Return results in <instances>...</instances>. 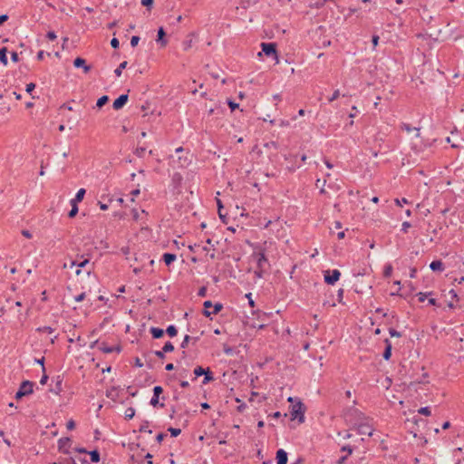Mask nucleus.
<instances>
[{
	"label": "nucleus",
	"mask_w": 464,
	"mask_h": 464,
	"mask_svg": "<svg viewBox=\"0 0 464 464\" xmlns=\"http://www.w3.org/2000/svg\"><path fill=\"white\" fill-rule=\"evenodd\" d=\"M34 383L33 382H30V381H24V382H22L18 391L15 393V396H14L15 399L16 400H20L24 396L32 394L33 392H34Z\"/></svg>",
	"instance_id": "f257e3e1"
},
{
	"label": "nucleus",
	"mask_w": 464,
	"mask_h": 464,
	"mask_svg": "<svg viewBox=\"0 0 464 464\" xmlns=\"http://www.w3.org/2000/svg\"><path fill=\"white\" fill-rule=\"evenodd\" d=\"M290 413L292 420L296 419L300 423L304 421V407L301 401H298L296 404L292 406Z\"/></svg>",
	"instance_id": "f03ea898"
},
{
	"label": "nucleus",
	"mask_w": 464,
	"mask_h": 464,
	"mask_svg": "<svg viewBox=\"0 0 464 464\" xmlns=\"http://www.w3.org/2000/svg\"><path fill=\"white\" fill-rule=\"evenodd\" d=\"M252 257L256 260L258 268L266 269L269 266L268 259L266 258L264 251H254Z\"/></svg>",
	"instance_id": "7ed1b4c3"
},
{
	"label": "nucleus",
	"mask_w": 464,
	"mask_h": 464,
	"mask_svg": "<svg viewBox=\"0 0 464 464\" xmlns=\"http://www.w3.org/2000/svg\"><path fill=\"white\" fill-rule=\"evenodd\" d=\"M262 52L266 56H274L276 60L277 57V52H276V44L275 43H262L261 44Z\"/></svg>",
	"instance_id": "20e7f679"
},
{
	"label": "nucleus",
	"mask_w": 464,
	"mask_h": 464,
	"mask_svg": "<svg viewBox=\"0 0 464 464\" xmlns=\"http://www.w3.org/2000/svg\"><path fill=\"white\" fill-rule=\"evenodd\" d=\"M341 276V273L337 269H334L331 274L330 271H326L324 274V282L328 285H334L335 282L339 280Z\"/></svg>",
	"instance_id": "39448f33"
},
{
	"label": "nucleus",
	"mask_w": 464,
	"mask_h": 464,
	"mask_svg": "<svg viewBox=\"0 0 464 464\" xmlns=\"http://www.w3.org/2000/svg\"><path fill=\"white\" fill-rule=\"evenodd\" d=\"M354 426L356 427V430L361 435H368L372 436L373 429L372 426L366 422H360V423H354Z\"/></svg>",
	"instance_id": "423d86ee"
},
{
	"label": "nucleus",
	"mask_w": 464,
	"mask_h": 464,
	"mask_svg": "<svg viewBox=\"0 0 464 464\" xmlns=\"http://www.w3.org/2000/svg\"><path fill=\"white\" fill-rule=\"evenodd\" d=\"M71 447V439L68 437L61 438L58 440V450L63 454H69V448Z\"/></svg>",
	"instance_id": "0eeeda50"
},
{
	"label": "nucleus",
	"mask_w": 464,
	"mask_h": 464,
	"mask_svg": "<svg viewBox=\"0 0 464 464\" xmlns=\"http://www.w3.org/2000/svg\"><path fill=\"white\" fill-rule=\"evenodd\" d=\"M129 96L128 94H121L120 95L112 104V107L114 110L118 111L121 110L128 102Z\"/></svg>",
	"instance_id": "6e6552de"
},
{
	"label": "nucleus",
	"mask_w": 464,
	"mask_h": 464,
	"mask_svg": "<svg viewBox=\"0 0 464 464\" xmlns=\"http://www.w3.org/2000/svg\"><path fill=\"white\" fill-rule=\"evenodd\" d=\"M163 392V389L161 386H155L153 388V396L150 401V405L156 407L159 405V397Z\"/></svg>",
	"instance_id": "1a4fd4ad"
},
{
	"label": "nucleus",
	"mask_w": 464,
	"mask_h": 464,
	"mask_svg": "<svg viewBox=\"0 0 464 464\" xmlns=\"http://www.w3.org/2000/svg\"><path fill=\"white\" fill-rule=\"evenodd\" d=\"M73 65L76 68H82L85 73L89 72L91 70V66L87 65L86 61L81 57H77L74 59Z\"/></svg>",
	"instance_id": "9d476101"
},
{
	"label": "nucleus",
	"mask_w": 464,
	"mask_h": 464,
	"mask_svg": "<svg viewBox=\"0 0 464 464\" xmlns=\"http://www.w3.org/2000/svg\"><path fill=\"white\" fill-rule=\"evenodd\" d=\"M99 349L104 353H111L113 352H117V353H120L121 351V347L118 345V346H108L106 343H102L100 344V347Z\"/></svg>",
	"instance_id": "9b49d317"
},
{
	"label": "nucleus",
	"mask_w": 464,
	"mask_h": 464,
	"mask_svg": "<svg viewBox=\"0 0 464 464\" xmlns=\"http://www.w3.org/2000/svg\"><path fill=\"white\" fill-rule=\"evenodd\" d=\"M165 35H166L165 30L163 29V27H160L158 30L156 41L158 44H160L161 47H165L168 44L167 40L165 39Z\"/></svg>",
	"instance_id": "f8f14e48"
},
{
	"label": "nucleus",
	"mask_w": 464,
	"mask_h": 464,
	"mask_svg": "<svg viewBox=\"0 0 464 464\" xmlns=\"http://www.w3.org/2000/svg\"><path fill=\"white\" fill-rule=\"evenodd\" d=\"M276 463L287 464V453L283 449L276 451Z\"/></svg>",
	"instance_id": "ddd939ff"
},
{
	"label": "nucleus",
	"mask_w": 464,
	"mask_h": 464,
	"mask_svg": "<svg viewBox=\"0 0 464 464\" xmlns=\"http://www.w3.org/2000/svg\"><path fill=\"white\" fill-rule=\"evenodd\" d=\"M430 268L433 272H442L445 269V266L441 260H435L430 264Z\"/></svg>",
	"instance_id": "4468645a"
},
{
	"label": "nucleus",
	"mask_w": 464,
	"mask_h": 464,
	"mask_svg": "<svg viewBox=\"0 0 464 464\" xmlns=\"http://www.w3.org/2000/svg\"><path fill=\"white\" fill-rule=\"evenodd\" d=\"M384 343H385V349H384V352L382 353V357L384 360L388 361L390 360L391 356H392V343L389 339H385L384 340Z\"/></svg>",
	"instance_id": "2eb2a0df"
},
{
	"label": "nucleus",
	"mask_w": 464,
	"mask_h": 464,
	"mask_svg": "<svg viewBox=\"0 0 464 464\" xmlns=\"http://www.w3.org/2000/svg\"><path fill=\"white\" fill-rule=\"evenodd\" d=\"M107 398L111 399L113 401H116L119 397V391L116 387H111L106 391Z\"/></svg>",
	"instance_id": "dca6fc26"
},
{
	"label": "nucleus",
	"mask_w": 464,
	"mask_h": 464,
	"mask_svg": "<svg viewBox=\"0 0 464 464\" xmlns=\"http://www.w3.org/2000/svg\"><path fill=\"white\" fill-rule=\"evenodd\" d=\"M223 306L220 303H217L215 304L214 305V309L212 312L208 311V310H204L203 311V314L206 316V317H209L211 314H218L221 310H222Z\"/></svg>",
	"instance_id": "f3484780"
},
{
	"label": "nucleus",
	"mask_w": 464,
	"mask_h": 464,
	"mask_svg": "<svg viewBox=\"0 0 464 464\" xmlns=\"http://www.w3.org/2000/svg\"><path fill=\"white\" fill-rule=\"evenodd\" d=\"M150 332L154 339H160L164 334V330L158 327H151Z\"/></svg>",
	"instance_id": "a211bd4d"
},
{
	"label": "nucleus",
	"mask_w": 464,
	"mask_h": 464,
	"mask_svg": "<svg viewBox=\"0 0 464 464\" xmlns=\"http://www.w3.org/2000/svg\"><path fill=\"white\" fill-rule=\"evenodd\" d=\"M177 258V256L172 253H165L163 255V261L166 264V266L171 265Z\"/></svg>",
	"instance_id": "6ab92c4d"
},
{
	"label": "nucleus",
	"mask_w": 464,
	"mask_h": 464,
	"mask_svg": "<svg viewBox=\"0 0 464 464\" xmlns=\"http://www.w3.org/2000/svg\"><path fill=\"white\" fill-rule=\"evenodd\" d=\"M85 192H86V191H85V189H84V188H80V189L77 191V193H76V195H75L74 198H72V199L71 200V203H75V204H77L78 202H81V201L83 199V197H84V195H85Z\"/></svg>",
	"instance_id": "aec40b11"
},
{
	"label": "nucleus",
	"mask_w": 464,
	"mask_h": 464,
	"mask_svg": "<svg viewBox=\"0 0 464 464\" xmlns=\"http://www.w3.org/2000/svg\"><path fill=\"white\" fill-rule=\"evenodd\" d=\"M87 454L90 455L92 462L97 463L101 459L100 452L97 450L88 451Z\"/></svg>",
	"instance_id": "412c9836"
},
{
	"label": "nucleus",
	"mask_w": 464,
	"mask_h": 464,
	"mask_svg": "<svg viewBox=\"0 0 464 464\" xmlns=\"http://www.w3.org/2000/svg\"><path fill=\"white\" fill-rule=\"evenodd\" d=\"M203 375L205 376L202 382L203 384H207L214 380L212 372L209 368L206 369V373H204Z\"/></svg>",
	"instance_id": "4be33fe9"
},
{
	"label": "nucleus",
	"mask_w": 464,
	"mask_h": 464,
	"mask_svg": "<svg viewBox=\"0 0 464 464\" xmlns=\"http://www.w3.org/2000/svg\"><path fill=\"white\" fill-rule=\"evenodd\" d=\"M6 53H7V49L5 47H3L2 49H0V62L4 65H7V63H8Z\"/></svg>",
	"instance_id": "5701e85b"
},
{
	"label": "nucleus",
	"mask_w": 464,
	"mask_h": 464,
	"mask_svg": "<svg viewBox=\"0 0 464 464\" xmlns=\"http://www.w3.org/2000/svg\"><path fill=\"white\" fill-rule=\"evenodd\" d=\"M128 63L126 61H123L120 63V65L115 69L114 73L117 77H120L122 73V70H124L127 67Z\"/></svg>",
	"instance_id": "b1692460"
},
{
	"label": "nucleus",
	"mask_w": 464,
	"mask_h": 464,
	"mask_svg": "<svg viewBox=\"0 0 464 464\" xmlns=\"http://www.w3.org/2000/svg\"><path fill=\"white\" fill-rule=\"evenodd\" d=\"M325 184H326V179H323V180L318 179L315 181V186L320 188V193L321 194H324L325 193V189H324Z\"/></svg>",
	"instance_id": "393cba45"
},
{
	"label": "nucleus",
	"mask_w": 464,
	"mask_h": 464,
	"mask_svg": "<svg viewBox=\"0 0 464 464\" xmlns=\"http://www.w3.org/2000/svg\"><path fill=\"white\" fill-rule=\"evenodd\" d=\"M166 333H167V334H168L169 336H170V337H174V336H176V335H177V334H178V330H177V328H176V326H175V325L170 324V325H169V326L167 327V329H166Z\"/></svg>",
	"instance_id": "a878e982"
},
{
	"label": "nucleus",
	"mask_w": 464,
	"mask_h": 464,
	"mask_svg": "<svg viewBox=\"0 0 464 464\" xmlns=\"http://www.w3.org/2000/svg\"><path fill=\"white\" fill-rule=\"evenodd\" d=\"M109 102V97L107 95H103L100 97L96 102L97 108L101 109L103 105H105Z\"/></svg>",
	"instance_id": "bb28decb"
},
{
	"label": "nucleus",
	"mask_w": 464,
	"mask_h": 464,
	"mask_svg": "<svg viewBox=\"0 0 464 464\" xmlns=\"http://www.w3.org/2000/svg\"><path fill=\"white\" fill-rule=\"evenodd\" d=\"M89 264V259L85 258L82 261L78 262L77 267L78 269L75 271V274L79 276L81 274V268L85 267Z\"/></svg>",
	"instance_id": "cd10ccee"
},
{
	"label": "nucleus",
	"mask_w": 464,
	"mask_h": 464,
	"mask_svg": "<svg viewBox=\"0 0 464 464\" xmlns=\"http://www.w3.org/2000/svg\"><path fill=\"white\" fill-rule=\"evenodd\" d=\"M149 424H150L149 420H143L139 430L140 432H148L150 434L152 433V430L148 429Z\"/></svg>",
	"instance_id": "c85d7f7f"
},
{
	"label": "nucleus",
	"mask_w": 464,
	"mask_h": 464,
	"mask_svg": "<svg viewBox=\"0 0 464 464\" xmlns=\"http://www.w3.org/2000/svg\"><path fill=\"white\" fill-rule=\"evenodd\" d=\"M135 415V409L132 408V407H129L126 411H125V419L127 420H130L134 417Z\"/></svg>",
	"instance_id": "c756f323"
},
{
	"label": "nucleus",
	"mask_w": 464,
	"mask_h": 464,
	"mask_svg": "<svg viewBox=\"0 0 464 464\" xmlns=\"http://www.w3.org/2000/svg\"><path fill=\"white\" fill-rule=\"evenodd\" d=\"M71 205H72V209L69 211L68 217L72 218L77 215L78 207H77V204H75V203H71Z\"/></svg>",
	"instance_id": "7c9ffc66"
},
{
	"label": "nucleus",
	"mask_w": 464,
	"mask_h": 464,
	"mask_svg": "<svg viewBox=\"0 0 464 464\" xmlns=\"http://www.w3.org/2000/svg\"><path fill=\"white\" fill-rule=\"evenodd\" d=\"M37 332L39 333H47V334H53L54 332V329L52 328L51 326H42V327H38L36 329Z\"/></svg>",
	"instance_id": "2f4dec72"
},
{
	"label": "nucleus",
	"mask_w": 464,
	"mask_h": 464,
	"mask_svg": "<svg viewBox=\"0 0 464 464\" xmlns=\"http://www.w3.org/2000/svg\"><path fill=\"white\" fill-rule=\"evenodd\" d=\"M62 382H63L62 379L60 378V376H58L56 384H55V389L53 390V392L56 394H59L63 391Z\"/></svg>",
	"instance_id": "473e14b6"
},
{
	"label": "nucleus",
	"mask_w": 464,
	"mask_h": 464,
	"mask_svg": "<svg viewBox=\"0 0 464 464\" xmlns=\"http://www.w3.org/2000/svg\"><path fill=\"white\" fill-rule=\"evenodd\" d=\"M418 412L421 415H425V416H430L431 414V411H430V408L426 406V407H421L418 410Z\"/></svg>",
	"instance_id": "72a5a7b5"
},
{
	"label": "nucleus",
	"mask_w": 464,
	"mask_h": 464,
	"mask_svg": "<svg viewBox=\"0 0 464 464\" xmlns=\"http://www.w3.org/2000/svg\"><path fill=\"white\" fill-rule=\"evenodd\" d=\"M392 266L391 264H388L384 266V270H383V276L384 277H390L392 276Z\"/></svg>",
	"instance_id": "f704fd0d"
},
{
	"label": "nucleus",
	"mask_w": 464,
	"mask_h": 464,
	"mask_svg": "<svg viewBox=\"0 0 464 464\" xmlns=\"http://www.w3.org/2000/svg\"><path fill=\"white\" fill-rule=\"evenodd\" d=\"M204 373H206V369L201 366H198L194 369V374L196 378L202 376Z\"/></svg>",
	"instance_id": "c9c22d12"
},
{
	"label": "nucleus",
	"mask_w": 464,
	"mask_h": 464,
	"mask_svg": "<svg viewBox=\"0 0 464 464\" xmlns=\"http://www.w3.org/2000/svg\"><path fill=\"white\" fill-rule=\"evenodd\" d=\"M401 129L402 130H405L406 132H411L412 130H416L417 131H419L418 128H412L409 123L405 122L401 123Z\"/></svg>",
	"instance_id": "e433bc0d"
},
{
	"label": "nucleus",
	"mask_w": 464,
	"mask_h": 464,
	"mask_svg": "<svg viewBox=\"0 0 464 464\" xmlns=\"http://www.w3.org/2000/svg\"><path fill=\"white\" fill-rule=\"evenodd\" d=\"M162 350L165 353H170L174 350V345L171 343V342H167L162 347Z\"/></svg>",
	"instance_id": "4c0bfd02"
},
{
	"label": "nucleus",
	"mask_w": 464,
	"mask_h": 464,
	"mask_svg": "<svg viewBox=\"0 0 464 464\" xmlns=\"http://www.w3.org/2000/svg\"><path fill=\"white\" fill-rule=\"evenodd\" d=\"M145 151H146V148L145 147H138L135 150L134 153H135V155L137 157L142 158L144 156Z\"/></svg>",
	"instance_id": "58836bf2"
},
{
	"label": "nucleus",
	"mask_w": 464,
	"mask_h": 464,
	"mask_svg": "<svg viewBox=\"0 0 464 464\" xmlns=\"http://www.w3.org/2000/svg\"><path fill=\"white\" fill-rule=\"evenodd\" d=\"M168 430L170 432V435L172 437H177V436H179L181 433V430L180 429H177V428L170 427V428H169Z\"/></svg>",
	"instance_id": "ea45409f"
},
{
	"label": "nucleus",
	"mask_w": 464,
	"mask_h": 464,
	"mask_svg": "<svg viewBox=\"0 0 464 464\" xmlns=\"http://www.w3.org/2000/svg\"><path fill=\"white\" fill-rule=\"evenodd\" d=\"M431 295V292H429V293H422V292H420L417 294V296H418V299L420 302H424L426 297L428 295Z\"/></svg>",
	"instance_id": "a19ab883"
},
{
	"label": "nucleus",
	"mask_w": 464,
	"mask_h": 464,
	"mask_svg": "<svg viewBox=\"0 0 464 464\" xmlns=\"http://www.w3.org/2000/svg\"><path fill=\"white\" fill-rule=\"evenodd\" d=\"M217 204H218V216L219 218L224 221V218L226 216H224L221 212L222 208H223V205H222V202L220 199H218L217 200Z\"/></svg>",
	"instance_id": "79ce46f5"
},
{
	"label": "nucleus",
	"mask_w": 464,
	"mask_h": 464,
	"mask_svg": "<svg viewBox=\"0 0 464 464\" xmlns=\"http://www.w3.org/2000/svg\"><path fill=\"white\" fill-rule=\"evenodd\" d=\"M190 339H191V337L188 334H186L184 336V339H183L181 344H180L181 348H183V349L186 348L188 346Z\"/></svg>",
	"instance_id": "37998d69"
},
{
	"label": "nucleus",
	"mask_w": 464,
	"mask_h": 464,
	"mask_svg": "<svg viewBox=\"0 0 464 464\" xmlns=\"http://www.w3.org/2000/svg\"><path fill=\"white\" fill-rule=\"evenodd\" d=\"M341 451L347 452L348 455H351L353 450L350 445H344L341 448Z\"/></svg>",
	"instance_id": "c03bdc74"
},
{
	"label": "nucleus",
	"mask_w": 464,
	"mask_h": 464,
	"mask_svg": "<svg viewBox=\"0 0 464 464\" xmlns=\"http://www.w3.org/2000/svg\"><path fill=\"white\" fill-rule=\"evenodd\" d=\"M179 163L180 167L188 165L189 160L187 158L179 157Z\"/></svg>",
	"instance_id": "a18cd8bd"
},
{
	"label": "nucleus",
	"mask_w": 464,
	"mask_h": 464,
	"mask_svg": "<svg viewBox=\"0 0 464 464\" xmlns=\"http://www.w3.org/2000/svg\"><path fill=\"white\" fill-rule=\"evenodd\" d=\"M139 42H140V37H139V36H137V35H133V36L131 37V39H130V45H131L132 47H135V46H137V45H138Z\"/></svg>",
	"instance_id": "49530a36"
},
{
	"label": "nucleus",
	"mask_w": 464,
	"mask_h": 464,
	"mask_svg": "<svg viewBox=\"0 0 464 464\" xmlns=\"http://www.w3.org/2000/svg\"><path fill=\"white\" fill-rule=\"evenodd\" d=\"M227 104H228V106H229V108L231 109L232 111L239 107V104L236 103L232 100H227Z\"/></svg>",
	"instance_id": "de8ad7c7"
},
{
	"label": "nucleus",
	"mask_w": 464,
	"mask_h": 464,
	"mask_svg": "<svg viewBox=\"0 0 464 464\" xmlns=\"http://www.w3.org/2000/svg\"><path fill=\"white\" fill-rule=\"evenodd\" d=\"M389 334L392 337H401V334L393 328L389 329Z\"/></svg>",
	"instance_id": "09e8293b"
},
{
	"label": "nucleus",
	"mask_w": 464,
	"mask_h": 464,
	"mask_svg": "<svg viewBox=\"0 0 464 464\" xmlns=\"http://www.w3.org/2000/svg\"><path fill=\"white\" fill-rule=\"evenodd\" d=\"M411 227V224L409 221H404L401 224V231L406 233Z\"/></svg>",
	"instance_id": "8fccbe9b"
},
{
	"label": "nucleus",
	"mask_w": 464,
	"mask_h": 464,
	"mask_svg": "<svg viewBox=\"0 0 464 464\" xmlns=\"http://www.w3.org/2000/svg\"><path fill=\"white\" fill-rule=\"evenodd\" d=\"M339 96H340V92H339V90H335V91L334 92V93L332 94V96L328 99V101H329L330 102H332L335 101Z\"/></svg>",
	"instance_id": "3c124183"
},
{
	"label": "nucleus",
	"mask_w": 464,
	"mask_h": 464,
	"mask_svg": "<svg viewBox=\"0 0 464 464\" xmlns=\"http://www.w3.org/2000/svg\"><path fill=\"white\" fill-rule=\"evenodd\" d=\"M111 45L112 48L114 49H117L119 48V45H120V42L119 40L116 38V37H113L111 40Z\"/></svg>",
	"instance_id": "603ef678"
},
{
	"label": "nucleus",
	"mask_w": 464,
	"mask_h": 464,
	"mask_svg": "<svg viewBox=\"0 0 464 464\" xmlns=\"http://www.w3.org/2000/svg\"><path fill=\"white\" fill-rule=\"evenodd\" d=\"M153 2L154 0H141V5L150 9L153 5Z\"/></svg>",
	"instance_id": "864d4df0"
},
{
	"label": "nucleus",
	"mask_w": 464,
	"mask_h": 464,
	"mask_svg": "<svg viewBox=\"0 0 464 464\" xmlns=\"http://www.w3.org/2000/svg\"><path fill=\"white\" fill-rule=\"evenodd\" d=\"M206 295H207V287L206 286L200 287L198 289V295L200 297H204V296H206Z\"/></svg>",
	"instance_id": "5fc2aeb1"
},
{
	"label": "nucleus",
	"mask_w": 464,
	"mask_h": 464,
	"mask_svg": "<svg viewBox=\"0 0 464 464\" xmlns=\"http://www.w3.org/2000/svg\"><path fill=\"white\" fill-rule=\"evenodd\" d=\"M265 271L266 269L257 267L256 270L255 271V276L258 278H261L263 277V274Z\"/></svg>",
	"instance_id": "6e6d98bb"
},
{
	"label": "nucleus",
	"mask_w": 464,
	"mask_h": 464,
	"mask_svg": "<svg viewBox=\"0 0 464 464\" xmlns=\"http://www.w3.org/2000/svg\"><path fill=\"white\" fill-rule=\"evenodd\" d=\"M46 37L51 41H53L57 38L56 34L53 31H49L46 34Z\"/></svg>",
	"instance_id": "4d7b16f0"
},
{
	"label": "nucleus",
	"mask_w": 464,
	"mask_h": 464,
	"mask_svg": "<svg viewBox=\"0 0 464 464\" xmlns=\"http://www.w3.org/2000/svg\"><path fill=\"white\" fill-rule=\"evenodd\" d=\"M34 88H35V84L33 82H30L26 85L25 91H26V92L31 93L34 90Z\"/></svg>",
	"instance_id": "13d9d810"
},
{
	"label": "nucleus",
	"mask_w": 464,
	"mask_h": 464,
	"mask_svg": "<svg viewBox=\"0 0 464 464\" xmlns=\"http://www.w3.org/2000/svg\"><path fill=\"white\" fill-rule=\"evenodd\" d=\"M165 352H163V350H160V351H155L154 352V354L160 358V359H164L165 358Z\"/></svg>",
	"instance_id": "bf43d9fd"
},
{
	"label": "nucleus",
	"mask_w": 464,
	"mask_h": 464,
	"mask_svg": "<svg viewBox=\"0 0 464 464\" xmlns=\"http://www.w3.org/2000/svg\"><path fill=\"white\" fill-rule=\"evenodd\" d=\"M84 298H85V293H84V292H82V293H81L80 295H76V296L74 297V300H75L76 302H82V301H83V300H84Z\"/></svg>",
	"instance_id": "052dcab7"
},
{
	"label": "nucleus",
	"mask_w": 464,
	"mask_h": 464,
	"mask_svg": "<svg viewBox=\"0 0 464 464\" xmlns=\"http://www.w3.org/2000/svg\"><path fill=\"white\" fill-rule=\"evenodd\" d=\"M166 437V434L165 433H159L157 436H156V440L158 443H161L162 440H164V438Z\"/></svg>",
	"instance_id": "680f3d73"
},
{
	"label": "nucleus",
	"mask_w": 464,
	"mask_h": 464,
	"mask_svg": "<svg viewBox=\"0 0 464 464\" xmlns=\"http://www.w3.org/2000/svg\"><path fill=\"white\" fill-rule=\"evenodd\" d=\"M66 428L68 430H73L75 428V422L73 420H70L67 424H66Z\"/></svg>",
	"instance_id": "e2e57ef3"
},
{
	"label": "nucleus",
	"mask_w": 464,
	"mask_h": 464,
	"mask_svg": "<svg viewBox=\"0 0 464 464\" xmlns=\"http://www.w3.org/2000/svg\"><path fill=\"white\" fill-rule=\"evenodd\" d=\"M358 110L356 106L352 107V112L349 114L350 118H354L357 115Z\"/></svg>",
	"instance_id": "0e129e2a"
},
{
	"label": "nucleus",
	"mask_w": 464,
	"mask_h": 464,
	"mask_svg": "<svg viewBox=\"0 0 464 464\" xmlns=\"http://www.w3.org/2000/svg\"><path fill=\"white\" fill-rule=\"evenodd\" d=\"M395 203H396V205H398V206H401V203L408 204V203H409V201H408V199H407V198H401V200H400V199L396 198V199H395Z\"/></svg>",
	"instance_id": "69168bd1"
},
{
	"label": "nucleus",
	"mask_w": 464,
	"mask_h": 464,
	"mask_svg": "<svg viewBox=\"0 0 464 464\" xmlns=\"http://www.w3.org/2000/svg\"><path fill=\"white\" fill-rule=\"evenodd\" d=\"M372 43L373 45V48H375L379 43V36L378 35H372Z\"/></svg>",
	"instance_id": "338daca9"
},
{
	"label": "nucleus",
	"mask_w": 464,
	"mask_h": 464,
	"mask_svg": "<svg viewBox=\"0 0 464 464\" xmlns=\"http://www.w3.org/2000/svg\"><path fill=\"white\" fill-rule=\"evenodd\" d=\"M172 179H173V181H174V182H180V181H181V179H182V178H181V175H180V174H179V173H175V174L173 175Z\"/></svg>",
	"instance_id": "774afa93"
}]
</instances>
